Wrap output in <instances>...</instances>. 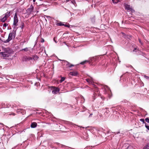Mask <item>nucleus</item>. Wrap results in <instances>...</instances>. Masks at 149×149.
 Masks as SVG:
<instances>
[{
	"instance_id": "1",
	"label": "nucleus",
	"mask_w": 149,
	"mask_h": 149,
	"mask_svg": "<svg viewBox=\"0 0 149 149\" xmlns=\"http://www.w3.org/2000/svg\"><path fill=\"white\" fill-rule=\"evenodd\" d=\"M86 81L87 82L89 83L90 84H91L93 85L94 87L95 88L94 91L95 92L93 94V101L96 98V96H99L100 94L98 93V89L96 86L93 84V79L91 77V78H88L86 79Z\"/></svg>"
},
{
	"instance_id": "2",
	"label": "nucleus",
	"mask_w": 149,
	"mask_h": 149,
	"mask_svg": "<svg viewBox=\"0 0 149 149\" xmlns=\"http://www.w3.org/2000/svg\"><path fill=\"white\" fill-rule=\"evenodd\" d=\"M13 52V51L11 49L8 48L5 49L4 52H0V54L5 58L6 57H9Z\"/></svg>"
},
{
	"instance_id": "3",
	"label": "nucleus",
	"mask_w": 149,
	"mask_h": 149,
	"mask_svg": "<svg viewBox=\"0 0 149 149\" xmlns=\"http://www.w3.org/2000/svg\"><path fill=\"white\" fill-rule=\"evenodd\" d=\"M16 33L15 31L13 30L12 32L9 33L8 39L3 41V42L5 43L9 42L13 39L15 38V34Z\"/></svg>"
},
{
	"instance_id": "4",
	"label": "nucleus",
	"mask_w": 149,
	"mask_h": 149,
	"mask_svg": "<svg viewBox=\"0 0 149 149\" xmlns=\"http://www.w3.org/2000/svg\"><path fill=\"white\" fill-rule=\"evenodd\" d=\"M104 94H107L109 97H111V91L109 88L107 86H105L104 87Z\"/></svg>"
},
{
	"instance_id": "5",
	"label": "nucleus",
	"mask_w": 149,
	"mask_h": 149,
	"mask_svg": "<svg viewBox=\"0 0 149 149\" xmlns=\"http://www.w3.org/2000/svg\"><path fill=\"white\" fill-rule=\"evenodd\" d=\"M124 5L126 10L130 11L132 13H134L135 12L134 10L132 8V7L130 6L128 3H124Z\"/></svg>"
},
{
	"instance_id": "6",
	"label": "nucleus",
	"mask_w": 149,
	"mask_h": 149,
	"mask_svg": "<svg viewBox=\"0 0 149 149\" xmlns=\"http://www.w3.org/2000/svg\"><path fill=\"white\" fill-rule=\"evenodd\" d=\"M10 15V13H6L4 16L3 17L2 16L1 17V19H0V21H1L4 22L6 20L7 18Z\"/></svg>"
},
{
	"instance_id": "7",
	"label": "nucleus",
	"mask_w": 149,
	"mask_h": 149,
	"mask_svg": "<svg viewBox=\"0 0 149 149\" xmlns=\"http://www.w3.org/2000/svg\"><path fill=\"white\" fill-rule=\"evenodd\" d=\"M38 57L37 56H33L32 58L31 57L27 58L26 61H29L32 62V61H33V60H36L38 59Z\"/></svg>"
},
{
	"instance_id": "8",
	"label": "nucleus",
	"mask_w": 149,
	"mask_h": 149,
	"mask_svg": "<svg viewBox=\"0 0 149 149\" xmlns=\"http://www.w3.org/2000/svg\"><path fill=\"white\" fill-rule=\"evenodd\" d=\"M18 22V19L17 18L16 13H15V16L14 17V22L13 24L15 26V27L17 25V23Z\"/></svg>"
},
{
	"instance_id": "9",
	"label": "nucleus",
	"mask_w": 149,
	"mask_h": 149,
	"mask_svg": "<svg viewBox=\"0 0 149 149\" xmlns=\"http://www.w3.org/2000/svg\"><path fill=\"white\" fill-rule=\"evenodd\" d=\"M16 111L18 113H21L22 115L25 114L26 113L25 110L22 109H18Z\"/></svg>"
},
{
	"instance_id": "10",
	"label": "nucleus",
	"mask_w": 149,
	"mask_h": 149,
	"mask_svg": "<svg viewBox=\"0 0 149 149\" xmlns=\"http://www.w3.org/2000/svg\"><path fill=\"white\" fill-rule=\"evenodd\" d=\"M60 91L59 89L58 88H54L52 91V93L54 94H56Z\"/></svg>"
},
{
	"instance_id": "11",
	"label": "nucleus",
	"mask_w": 149,
	"mask_h": 149,
	"mask_svg": "<svg viewBox=\"0 0 149 149\" xmlns=\"http://www.w3.org/2000/svg\"><path fill=\"white\" fill-rule=\"evenodd\" d=\"M78 74V72L77 71H72L70 72L69 74L71 76H77Z\"/></svg>"
},
{
	"instance_id": "12",
	"label": "nucleus",
	"mask_w": 149,
	"mask_h": 149,
	"mask_svg": "<svg viewBox=\"0 0 149 149\" xmlns=\"http://www.w3.org/2000/svg\"><path fill=\"white\" fill-rule=\"evenodd\" d=\"M74 66H67L66 67V69H65L66 70H74L73 68V67Z\"/></svg>"
},
{
	"instance_id": "13",
	"label": "nucleus",
	"mask_w": 149,
	"mask_h": 149,
	"mask_svg": "<svg viewBox=\"0 0 149 149\" xmlns=\"http://www.w3.org/2000/svg\"><path fill=\"white\" fill-rule=\"evenodd\" d=\"M37 126V124L36 122H32L31 125V128H36Z\"/></svg>"
},
{
	"instance_id": "14",
	"label": "nucleus",
	"mask_w": 149,
	"mask_h": 149,
	"mask_svg": "<svg viewBox=\"0 0 149 149\" xmlns=\"http://www.w3.org/2000/svg\"><path fill=\"white\" fill-rule=\"evenodd\" d=\"M89 61H85L83 62H81L79 64L81 65H84L86 64H89Z\"/></svg>"
},
{
	"instance_id": "15",
	"label": "nucleus",
	"mask_w": 149,
	"mask_h": 149,
	"mask_svg": "<svg viewBox=\"0 0 149 149\" xmlns=\"http://www.w3.org/2000/svg\"><path fill=\"white\" fill-rule=\"evenodd\" d=\"M62 64L63 65H70V63L65 60H63Z\"/></svg>"
},
{
	"instance_id": "16",
	"label": "nucleus",
	"mask_w": 149,
	"mask_h": 149,
	"mask_svg": "<svg viewBox=\"0 0 149 149\" xmlns=\"http://www.w3.org/2000/svg\"><path fill=\"white\" fill-rule=\"evenodd\" d=\"M142 149H149V143H147Z\"/></svg>"
},
{
	"instance_id": "17",
	"label": "nucleus",
	"mask_w": 149,
	"mask_h": 149,
	"mask_svg": "<svg viewBox=\"0 0 149 149\" xmlns=\"http://www.w3.org/2000/svg\"><path fill=\"white\" fill-rule=\"evenodd\" d=\"M57 144L59 145V146H61V147L62 148H63L66 147L67 146L64 145L63 144H60L59 143H56Z\"/></svg>"
},
{
	"instance_id": "18",
	"label": "nucleus",
	"mask_w": 149,
	"mask_h": 149,
	"mask_svg": "<svg viewBox=\"0 0 149 149\" xmlns=\"http://www.w3.org/2000/svg\"><path fill=\"white\" fill-rule=\"evenodd\" d=\"M69 124H70V125H71L72 126H73V127H75V126H78V127H79V126H78L77 125H76L75 124H74L71 122H69ZM79 127H80L79 126Z\"/></svg>"
},
{
	"instance_id": "19",
	"label": "nucleus",
	"mask_w": 149,
	"mask_h": 149,
	"mask_svg": "<svg viewBox=\"0 0 149 149\" xmlns=\"http://www.w3.org/2000/svg\"><path fill=\"white\" fill-rule=\"evenodd\" d=\"M113 3L114 4H116L120 1L119 0H112Z\"/></svg>"
},
{
	"instance_id": "20",
	"label": "nucleus",
	"mask_w": 149,
	"mask_h": 149,
	"mask_svg": "<svg viewBox=\"0 0 149 149\" xmlns=\"http://www.w3.org/2000/svg\"><path fill=\"white\" fill-rule=\"evenodd\" d=\"M56 25L58 26H62L64 25L61 22H58L56 23Z\"/></svg>"
},
{
	"instance_id": "21",
	"label": "nucleus",
	"mask_w": 149,
	"mask_h": 149,
	"mask_svg": "<svg viewBox=\"0 0 149 149\" xmlns=\"http://www.w3.org/2000/svg\"><path fill=\"white\" fill-rule=\"evenodd\" d=\"M145 127L149 131V126L148 124L146 123H145Z\"/></svg>"
},
{
	"instance_id": "22",
	"label": "nucleus",
	"mask_w": 149,
	"mask_h": 149,
	"mask_svg": "<svg viewBox=\"0 0 149 149\" xmlns=\"http://www.w3.org/2000/svg\"><path fill=\"white\" fill-rule=\"evenodd\" d=\"M65 79V78L64 77H61V79L60 80V82L62 83L63 81H64Z\"/></svg>"
},
{
	"instance_id": "23",
	"label": "nucleus",
	"mask_w": 149,
	"mask_h": 149,
	"mask_svg": "<svg viewBox=\"0 0 149 149\" xmlns=\"http://www.w3.org/2000/svg\"><path fill=\"white\" fill-rule=\"evenodd\" d=\"M8 25V24L6 23L4 24H3V29H5L6 28V27Z\"/></svg>"
},
{
	"instance_id": "24",
	"label": "nucleus",
	"mask_w": 149,
	"mask_h": 149,
	"mask_svg": "<svg viewBox=\"0 0 149 149\" xmlns=\"http://www.w3.org/2000/svg\"><path fill=\"white\" fill-rule=\"evenodd\" d=\"M24 23H22L21 24V25L20 27H21V29H22L24 28Z\"/></svg>"
},
{
	"instance_id": "25",
	"label": "nucleus",
	"mask_w": 149,
	"mask_h": 149,
	"mask_svg": "<svg viewBox=\"0 0 149 149\" xmlns=\"http://www.w3.org/2000/svg\"><path fill=\"white\" fill-rule=\"evenodd\" d=\"M98 131H105V130L103 128H101L99 129V130H97Z\"/></svg>"
},
{
	"instance_id": "26",
	"label": "nucleus",
	"mask_w": 149,
	"mask_h": 149,
	"mask_svg": "<svg viewBox=\"0 0 149 149\" xmlns=\"http://www.w3.org/2000/svg\"><path fill=\"white\" fill-rule=\"evenodd\" d=\"M143 77L144 78H146L147 80H149V77L147 76L146 75H144Z\"/></svg>"
},
{
	"instance_id": "27",
	"label": "nucleus",
	"mask_w": 149,
	"mask_h": 149,
	"mask_svg": "<svg viewBox=\"0 0 149 149\" xmlns=\"http://www.w3.org/2000/svg\"><path fill=\"white\" fill-rule=\"evenodd\" d=\"M140 120L143 123H145V120L143 119H140Z\"/></svg>"
},
{
	"instance_id": "28",
	"label": "nucleus",
	"mask_w": 149,
	"mask_h": 149,
	"mask_svg": "<svg viewBox=\"0 0 149 149\" xmlns=\"http://www.w3.org/2000/svg\"><path fill=\"white\" fill-rule=\"evenodd\" d=\"M71 0H67V1H70ZM71 2L73 4H74V3H75V0H73V1L72 0L71 1Z\"/></svg>"
},
{
	"instance_id": "29",
	"label": "nucleus",
	"mask_w": 149,
	"mask_h": 149,
	"mask_svg": "<svg viewBox=\"0 0 149 149\" xmlns=\"http://www.w3.org/2000/svg\"><path fill=\"white\" fill-rule=\"evenodd\" d=\"M145 120L148 123H149V118H146L145 119Z\"/></svg>"
},
{
	"instance_id": "30",
	"label": "nucleus",
	"mask_w": 149,
	"mask_h": 149,
	"mask_svg": "<svg viewBox=\"0 0 149 149\" xmlns=\"http://www.w3.org/2000/svg\"><path fill=\"white\" fill-rule=\"evenodd\" d=\"M91 146H87L84 149H91Z\"/></svg>"
},
{
	"instance_id": "31",
	"label": "nucleus",
	"mask_w": 149,
	"mask_h": 149,
	"mask_svg": "<svg viewBox=\"0 0 149 149\" xmlns=\"http://www.w3.org/2000/svg\"><path fill=\"white\" fill-rule=\"evenodd\" d=\"M90 111L89 110H88V111L86 113V116H88V114L90 113Z\"/></svg>"
},
{
	"instance_id": "32",
	"label": "nucleus",
	"mask_w": 149,
	"mask_h": 149,
	"mask_svg": "<svg viewBox=\"0 0 149 149\" xmlns=\"http://www.w3.org/2000/svg\"><path fill=\"white\" fill-rule=\"evenodd\" d=\"M127 102V101L126 100H123L122 101V102L123 103H126Z\"/></svg>"
},
{
	"instance_id": "33",
	"label": "nucleus",
	"mask_w": 149,
	"mask_h": 149,
	"mask_svg": "<svg viewBox=\"0 0 149 149\" xmlns=\"http://www.w3.org/2000/svg\"><path fill=\"white\" fill-rule=\"evenodd\" d=\"M66 27H70V25L69 24H64V25Z\"/></svg>"
},
{
	"instance_id": "34",
	"label": "nucleus",
	"mask_w": 149,
	"mask_h": 149,
	"mask_svg": "<svg viewBox=\"0 0 149 149\" xmlns=\"http://www.w3.org/2000/svg\"><path fill=\"white\" fill-rule=\"evenodd\" d=\"M93 114L92 113H90V114H89V115L88 116V118H91V117H92Z\"/></svg>"
},
{
	"instance_id": "35",
	"label": "nucleus",
	"mask_w": 149,
	"mask_h": 149,
	"mask_svg": "<svg viewBox=\"0 0 149 149\" xmlns=\"http://www.w3.org/2000/svg\"><path fill=\"white\" fill-rule=\"evenodd\" d=\"M23 50H24V51H28V49L27 48H26L23 49Z\"/></svg>"
},
{
	"instance_id": "36",
	"label": "nucleus",
	"mask_w": 149,
	"mask_h": 149,
	"mask_svg": "<svg viewBox=\"0 0 149 149\" xmlns=\"http://www.w3.org/2000/svg\"><path fill=\"white\" fill-rule=\"evenodd\" d=\"M47 112L48 113H49L47 111V112H46V113H47ZM50 113V116H53V115L52 114H51V113Z\"/></svg>"
},
{
	"instance_id": "37",
	"label": "nucleus",
	"mask_w": 149,
	"mask_h": 149,
	"mask_svg": "<svg viewBox=\"0 0 149 149\" xmlns=\"http://www.w3.org/2000/svg\"><path fill=\"white\" fill-rule=\"evenodd\" d=\"M119 133H120V132H118L115 133L116 134H118Z\"/></svg>"
},
{
	"instance_id": "38",
	"label": "nucleus",
	"mask_w": 149,
	"mask_h": 149,
	"mask_svg": "<svg viewBox=\"0 0 149 149\" xmlns=\"http://www.w3.org/2000/svg\"><path fill=\"white\" fill-rule=\"evenodd\" d=\"M27 129L26 128V129H24L22 132H25L26 130Z\"/></svg>"
},
{
	"instance_id": "39",
	"label": "nucleus",
	"mask_w": 149,
	"mask_h": 149,
	"mask_svg": "<svg viewBox=\"0 0 149 149\" xmlns=\"http://www.w3.org/2000/svg\"><path fill=\"white\" fill-rule=\"evenodd\" d=\"M51 147H52V148H54V149H56L57 148L55 147H52V146H51Z\"/></svg>"
},
{
	"instance_id": "40",
	"label": "nucleus",
	"mask_w": 149,
	"mask_h": 149,
	"mask_svg": "<svg viewBox=\"0 0 149 149\" xmlns=\"http://www.w3.org/2000/svg\"><path fill=\"white\" fill-rule=\"evenodd\" d=\"M139 42L141 43V40H140V39H139Z\"/></svg>"
},
{
	"instance_id": "41",
	"label": "nucleus",
	"mask_w": 149,
	"mask_h": 149,
	"mask_svg": "<svg viewBox=\"0 0 149 149\" xmlns=\"http://www.w3.org/2000/svg\"><path fill=\"white\" fill-rule=\"evenodd\" d=\"M15 107V106L14 105H13V107H12L14 109V107Z\"/></svg>"
},
{
	"instance_id": "42",
	"label": "nucleus",
	"mask_w": 149,
	"mask_h": 149,
	"mask_svg": "<svg viewBox=\"0 0 149 149\" xmlns=\"http://www.w3.org/2000/svg\"><path fill=\"white\" fill-rule=\"evenodd\" d=\"M136 49H135L134 50H133V51L134 52H135V51L136 52Z\"/></svg>"
},
{
	"instance_id": "43",
	"label": "nucleus",
	"mask_w": 149,
	"mask_h": 149,
	"mask_svg": "<svg viewBox=\"0 0 149 149\" xmlns=\"http://www.w3.org/2000/svg\"><path fill=\"white\" fill-rule=\"evenodd\" d=\"M54 41L56 43V42L55 40V38H54Z\"/></svg>"
},
{
	"instance_id": "44",
	"label": "nucleus",
	"mask_w": 149,
	"mask_h": 149,
	"mask_svg": "<svg viewBox=\"0 0 149 149\" xmlns=\"http://www.w3.org/2000/svg\"><path fill=\"white\" fill-rule=\"evenodd\" d=\"M41 42H44V40L43 39H42V41H41Z\"/></svg>"
},
{
	"instance_id": "45",
	"label": "nucleus",
	"mask_w": 149,
	"mask_h": 149,
	"mask_svg": "<svg viewBox=\"0 0 149 149\" xmlns=\"http://www.w3.org/2000/svg\"><path fill=\"white\" fill-rule=\"evenodd\" d=\"M0 125H3V123H0Z\"/></svg>"
},
{
	"instance_id": "46",
	"label": "nucleus",
	"mask_w": 149,
	"mask_h": 149,
	"mask_svg": "<svg viewBox=\"0 0 149 149\" xmlns=\"http://www.w3.org/2000/svg\"><path fill=\"white\" fill-rule=\"evenodd\" d=\"M123 77V75H122L121 77V78H120L121 79V78H122V77Z\"/></svg>"
},
{
	"instance_id": "47",
	"label": "nucleus",
	"mask_w": 149,
	"mask_h": 149,
	"mask_svg": "<svg viewBox=\"0 0 149 149\" xmlns=\"http://www.w3.org/2000/svg\"><path fill=\"white\" fill-rule=\"evenodd\" d=\"M5 107H8H8H8V106H7L6 107H5Z\"/></svg>"
},
{
	"instance_id": "48",
	"label": "nucleus",
	"mask_w": 149,
	"mask_h": 149,
	"mask_svg": "<svg viewBox=\"0 0 149 149\" xmlns=\"http://www.w3.org/2000/svg\"><path fill=\"white\" fill-rule=\"evenodd\" d=\"M105 113H108V112L107 111H106V112Z\"/></svg>"
},
{
	"instance_id": "49",
	"label": "nucleus",
	"mask_w": 149,
	"mask_h": 149,
	"mask_svg": "<svg viewBox=\"0 0 149 149\" xmlns=\"http://www.w3.org/2000/svg\"><path fill=\"white\" fill-rule=\"evenodd\" d=\"M82 97H83V99H84V100H85V99L84 98V97L82 96Z\"/></svg>"
},
{
	"instance_id": "50",
	"label": "nucleus",
	"mask_w": 149,
	"mask_h": 149,
	"mask_svg": "<svg viewBox=\"0 0 149 149\" xmlns=\"http://www.w3.org/2000/svg\"><path fill=\"white\" fill-rule=\"evenodd\" d=\"M33 1L34 2H35V0H33Z\"/></svg>"
},
{
	"instance_id": "51",
	"label": "nucleus",
	"mask_w": 149,
	"mask_h": 149,
	"mask_svg": "<svg viewBox=\"0 0 149 149\" xmlns=\"http://www.w3.org/2000/svg\"><path fill=\"white\" fill-rule=\"evenodd\" d=\"M130 66L131 68H132V66H131V65Z\"/></svg>"
},
{
	"instance_id": "52",
	"label": "nucleus",
	"mask_w": 149,
	"mask_h": 149,
	"mask_svg": "<svg viewBox=\"0 0 149 149\" xmlns=\"http://www.w3.org/2000/svg\"><path fill=\"white\" fill-rule=\"evenodd\" d=\"M13 115H15V113H13Z\"/></svg>"
},
{
	"instance_id": "53",
	"label": "nucleus",
	"mask_w": 149,
	"mask_h": 149,
	"mask_svg": "<svg viewBox=\"0 0 149 149\" xmlns=\"http://www.w3.org/2000/svg\"><path fill=\"white\" fill-rule=\"evenodd\" d=\"M72 65V64H71V65Z\"/></svg>"
},
{
	"instance_id": "54",
	"label": "nucleus",
	"mask_w": 149,
	"mask_h": 149,
	"mask_svg": "<svg viewBox=\"0 0 149 149\" xmlns=\"http://www.w3.org/2000/svg\"><path fill=\"white\" fill-rule=\"evenodd\" d=\"M143 86L144 85V84L143 83Z\"/></svg>"
},
{
	"instance_id": "55",
	"label": "nucleus",
	"mask_w": 149,
	"mask_h": 149,
	"mask_svg": "<svg viewBox=\"0 0 149 149\" xmlns=\"http://www.w3.org/2000/svg\"><path fill=\"white\" fill-rule=\"evenodd\" d=\"M36 113V114H37V113H38L37 112Z\"/></svg>"
},
{
	"instance_id": "56",
	"label": "nucleus",
	"mask_w": 149,
	"mask_h": 149,
	"mask_svg": "<svg viewBox=\"0 0 149 149\" xmlns=\"http://www.w3.org/2000/svg\"><path fill=\"white\" fill-rule=\"evenodd\" d=\"M101 98H102V97H101Z\"/></svg>"
}]
</instances>
